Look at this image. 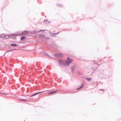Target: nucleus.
<instances>
[{
  "label": "nucleus",
  "instance_id": "obj_9",
  "mask_svg": "<svg viewBox=\"0 0 121 121\" xmlns=\"http://www.w3.org/2000/svg\"><path fill=\"white\" fill-rule=\"evenodd\" d=\"M17 46V45L16 44H12L11 45V46Z\"/></svg>",
  "mask_w": 121,
  "mask_h": 121
},
{
  "label": "nucleus",
  "instance_id": "obj_3",
  "mask_svg": "<svg viewBox=\"0 0 121 121\" xmlns=\"http://www.w3.org/2000/svg\"><path fill=\"white\" fill-rule=\"evenodd\" d=\"M57 91H54L51 92H50L48 93V95H51L52 94H54V93L56 92Z\"/></svg>",
  "mask_w": 121,
  "mask_h": 121
},
{
  "label": "nucleus",
  "instance_id": "obj_10",
  "mask_svg": "<svg viewBox=\"0 0 121 121\" xmlns=\"http://www.w3.org/2000/svg\"><path fill=\"white\" fill-rule=\"evenodd\" d=\"M21 100L23 101H26V100L25 99H21Z\"/></svg>",
  "mask_w": 121,
  "mask_h": 121
},
{
  "label": "nucleus",
  "instance_id": "obj_5",
  "mask_svg": "<svg viewBox=\"0 0 121 121\" xmlns=\"http://www.w3.org/2000/svg\"><path fill=\"white\" fill-rule=\"evenodd\" d=\"M83 85L82 84V85H81L80 86V87L79 88H78V89H77V90H78V89H79L83 87Z\"/></svg>",
  "mask_w": 121,
  "mask_h": 121
},
{
  "label": "nucleus",
  "instance_id": "obj_11",
  "mask_svg": "<svg viewBox=\"0 0 121 121\" xmlns=\"http://www.w3.org/2000/svg\"><path fill=\"white\" fill-rule=\"evenodd\" d=\"M0 94H4V93H0Z\"/></svg>",
  "mask_w": 121,
  "mask_h": 121
},
{
  "label": "nucleus",
  "instance_id": "obj_7",
  "mask_svg": "<svg viewBox=\"0 0 121 121\" xmlns=\"http://www.w3.org/2000/svg\"><path fill=\"white\" fill-rule=\"evenodd\" d=\"M86 79L88 81H90L91 80V78H86Z\"/></svg>",
  "mask_w": 121,
  "mask_h": 121
},
{
  "label": "nucleus",
  "instance_id": "obj_2",
  "mask_svg": "<svg viewBox=\"0 0 121 121\" xmlns=\"http://www.w3.org/2000/svg\"><path fill=\"white\" fill-rule=\"evenodd\" d=\"M28 33V32L27 31H23L22 32V35H24L27 34Z\"/></svg>",
  "mask_w": 121,
  "mask_h": 121
},
{
  "label": "nucleus",
  "instance_id": "obj_6",
  "mask_svg": "<svg viewBox=\"0 0 121 121\" xmlns=\"http://www.w3.org/2000/svg\"><path fill=\"white\" fill-rule=\"evenodd\" d=\"M42 92H38V93H37L33 95H32L31 96H35V95H36L37 94H39V93H41Z\"/></svg>",
  "mask_w": 121,
  "mask_h": 121
},
{
  "label": "nucleus",
  "instance_id": "obj_12",
  "mask_svg": "<svg viewBox=\"0 0 121 121\" xmlns=\"http://www.w3.org/2000/svg\"><path fill=\"white\" fill-rule=\"evenodd\" d=\"M12 50H11L10 51H12Z\"/></svg>",
  "mask_w": 121,
  "mask_h": 121
},
{
  "label": "nucleus",
  "instance_id": "obj_8",
  "mask_svg": "<svg viewBox=\"0 0 121 121\" xmlns=\"http://www.w3.org/2000/svg\"><path fill=\"white\" fill-rule=\"evenodd\" d=\"M25 36H23L21 38V40H24L25 39Z\"/></svg>",
  "mask_w": 121,
  "mask_h": 121
},
{
  "label": "nucleus",
  "instance_id": "obj_4",
  "mask_svg": "<svg viewBox=\"0 0 121 121\" xmlns=\"http://www.w3.org/2000/svg\"><path fill=\"white\" fill-rule=\"evenodd\" d=\"M39 36L40 37V38H41L43 39L45 38L44 36L43 35H42L40 34L39 35Z\"/></svg>",
  "mask_w": 121,
  "mask_h": 121
},
{
  "label": "nucleus",
  "instance_id": "obj_1",
  "mask_svg": "<svg viewBox=\"0 0 121 121\" xmlns=\"http://www.w3.org/2000/svg\"><path fill=\"white\" fill-rule=\"evenodd\" d=\"M72 59H70L69 58H68L67 60L66 61V63L67 65H69V64L72 62Z\"/></svg>",
  "mask_w": 121,
  "mask_h": 121
}]
</instances>
